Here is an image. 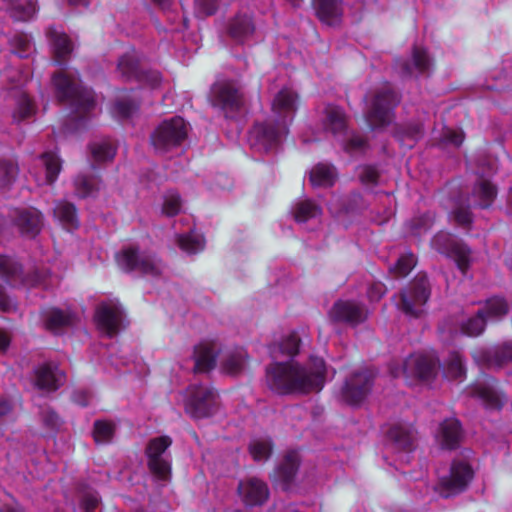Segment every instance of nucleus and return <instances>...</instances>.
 I'll list each match as a JSON object with an SVG mask.
<instances>
[{
  "label": "nucleus",
  "instance_id": "1",
  "mask_svg": "<svg viewBox=\"0 0 512 512\" xmlns=\"http://www.w3.org/2000/svg\"><path fill=\"white\" fill-rule=\"evenodd\" d=\"M326 373L324 360L312 356L304 365L294 361L269 365L266 369V382L271 390L280 394H307L322 390Z\"/></svg>",
  "mask_w": 512,
  "mask_h": 512
},
{
  "label": "nucleus",
  "instance_id": "2",
  "mask_svg": "<svg viewBox=\"0 0 512 512\" xmlns=\"http://www.w3.org/2000/svg\"><path fill=\"white\" fill-rule=\"evenodd\" d=\"M188 135V125L181 117H172L161 122L150 136L157 154L163 155L182 145Z\"/></svg>",
  "mask_w": 512,
  "mask_h": 512
},
{
  "label": "nucleus",
  "instance_id": "3",
  "mask_svg": "<svg viewBox=\"0 0 512 512\" xmlns=\"http://www.w3.org/2000/svg\"><path fill=\"white\" fill-rule=\"evenodd\" d=\"M53 84L60 101L69 102L79 110L88 111L95 105L93 92L64 73L55 74Z\"/></svg>",
  "mask_w": 512,
  "mask_h": 512
},
{
  "label": "nucleus",
  "instance_id": "4",
  "mask_svg": "<svg viewBox=\"0 0 512 512\" xmlns=\"http://www.w3.org/2000/svg\"><path fill=\"white\" fill-rule=\"evenodd\" d=\"M218 394L203 384H191L187 390L185 411L194 419L208 418L218 409Z\"/></svg>",
  "mask_w": 512,
  "mask_h": 512
},
{
  "label": "nucleus",
  "instance_id": "5",
  "mask_svg": "<svg viewBox=\"0 0 512 512\" xmlns=\"http://www.w3.org/2000/svg\"><path fill=\"white\" fill-rule=\"evenodd\" d=\"M287 127L272 119L256 123L249 134L251 148L259 153L276 152Z\"/></svg>",
  "mask_w": 512,
  "mask_h": 512
},
{
  "label": "nucleus",
  "instance_id": "6",
  "mask_svg": "<svg viewBox=\"0 0 512 512\" xmlns=\"http://www.w3.org/2000/svg\"><path fill=\"white\" fill-rule=\"evenodd\" d=\"M399 98L389 85L378 89L367 112V121L372 128L383 127L391 123L393 109Z\"/></svg>",
  "mask_w": 512,
  "mask_h": 512
},
{
  "label": "nucleus",
  "instance_id": "7",
  "mask_svg": "<svg viewBox=\"0 0 512 512\" xmlns=\"http://www.w3.org/2000/svg\"><path fill=\"white\" fill-rule=\"evenodd\" d=\"M117 263L125 271H138L152 277L161 275L164 270L162 261L155 255L140 253L134 248H127L119 253Z\"/></svg>",
  "mask_w": 512,
  "mask_h": 512
},
{
  "label": "nucleus",
  "instance_id": "8",
  "mask_svg": "<svg viewBox=\"0 0 512 512\" xmlns=\"http://www.w3.org/2000/svg\"><path fill=\"white\" fill-rule=\"evenodd\" d=\"M374 373L368 368L354 370L346 379L341 389L342 400L350 405H358L366 399L371 391Z\"/></svg>",
  "mask_w": 512,
  "mask_h": 512
},
{
  "label": "nucleus",
  "instance_id": "9",
  "mask_svg": "<svg viewBox=\"0 0 512 512\" xmlns=\"http://www.w3.org/2000/svg\"><path fill=\"white\" fill-rule=\"evenodd\" d=\"M429 283L425 276L417 277L406 291L400 294L398 307L408 316L419 317L429 299Z\"/></svg>",
  "mask_w": 512,
  "mask_h": 512
},
{
  "label": "nucleus",
  "instance_id": "10",
  "mask_svg": "<svg viewBox=\"0 0 512 512\" xmlns=\"http://www.w3.org/2000/svg\"><path fill=\"white\" fill-rule=\"evenodd\" d=\"M172 444L169 436L151 439L146 448L150 471L160 479H166L170 474V459L166 452Z\"/></svg>",
  "mask_w": 512,
  "mask_h": 512
},
{
  "label": "nucleus",
  "instance_id": "11",
  "mask_svg": "<svg viewBox=\"0 0 512 512\" xmlns=\"http://www.w3.org/2000/svg\"><path fill=\"white\" fill-rule=\"evenodd\" d=\"M431 246L439 253L453 258L458 268L465 272L471 261L470 249L454 239L452 235L446 232L437 233L431 240Z\"/></svg>",
  "mask_w": 512,
  "mask_h": 512
},
{
  "label": "nucleus",
  "instance_id": "12",
  "mask_svg": "<svg viewBox=\"0 0 512 512\" xmlns=\"http://www.w3.org/2000/svg\"><path fill=\"white\" fill-rule=\"evenodd\" d=\"M473 477L471 467L464 461H454L450 473L440 479L438 492L445 498L458 494L466 489Z\"/></svg>",
  "mask_w": 512,
  "mask_h": 512
},
{
  "label": "nucleus",
  "instance_id": "13",
  "mask_svg": "<svg viewBox=\"0 0 512 512\" xmlns=\"http://www.w3.org/2000/svg\"><path fill=\"white\" fill-rule=\"evenodd\" d=\"M212 102L228 114L239 110L244 104V98L234 83L220 82L213 86Z\"/></svg>",
  "mask_w": 512,
  "mask_h": 512
},
{
  "label": "nucleus",
  "instance_id": "14",
  "mask_svg": "<svg viewBox=\"0 0 512 512\" xmlns=\"http://www.w3.org/2000/svg\"><path fill=\"white\" fill-rule=\"evenodd\" d=\"M297 98L292 89H281L273 99L270 119L288 127L297 110Z\"/></svg>",
  "mask_w": 512,
  "mask_h": 512
},
{
  "label": "nucleus",
  "instance_id": "15",
  "mask_svg": "<svg viewBox=\"0 0 512 512\" xmlns=\"http://www.w3.org/2000/svg\"><path fill=\"white\" fill-rule=\"evenodd\" d=\"M368 312L364 305L352 300H338L334 303L330 317L336 322L356 326L366 320Z\"/></svg>",
  "mask_w": 512,
  "mask_h": 512
},
{
  "label": "nucleus",
  "instance_id": "16",
  "mask_svg": "<svg viewBox=\"0 0 512 512\" xmlns=\"http://www.w3.org/2000/svg\"><path fill=\"white\" fill-rule=\"evenodd\" d=\"M438 360L428 355H411L403 366V372L407 377L420 380H430L437 372Z\"/></svg>",
  "mask_w": 512,
  "mask_h": 512
},
{
  "label": "nucleus",
  "instance_id": "17",
  "mask_svg": "<svg viewBox=\"0 0 512 512\" xmlns=\"http://www.w3.org/2000/svg\"><path fill=\"white\" fill-rule=\"evenodd\" d=\"M473 358L479 365L501 368L512 362V342H504L491 349H478L473 353Z\"/></svg>",
  "mask_w": 512,
  "mask_h": 512
},
{
  "label": "nucleus",
  "instance_id": "18",
  "mask_svg": "<svg viewBox=\"0 0 512 512\" xmlns=\"http://www.w3.org/2000/svg\"><path fill=\"white\" fill-rule=\"evenodd\" d=\"M0 276L13 286L20 284L36 286L40 283L38 274L24 277L21 265L12 257L0 255Z\"/></svg>",
  "mask_w": 512,
  "mask_h": 512
},
{
  "label": "nucleus",
  "instance_id": "19",
  "mask_svg": "<svg viewBox=\"0 0 512 512\" xmlns=\"http://www.w3.org/2000/svg\"><path fill=\"white\" fill-rule=\"evenodd\" d=\"M98 328L108 336L116 334L122 320V310L114 303H101L96 310Z\"/></svg>",
  "mask_w": 512,
  "mask_h": 512
},
{
  "label": "nucleus",
  "instance_id": "20",
  "mask_svg": "<svg viewBox=\"0 0 512 512\" xmlns=\"http://www.w3.org/2000/svg\"><path fill=\"white\" fill-rule=\"evenodd\" d=\"M65 380L64 373L54 364H43L34 370V385L44 391H55Z\"/></svg>",
  "mask_w": 512,
  "mask_h": 512
},
{
  "label": "nucleus",
  "instance_id": "21",
  "mask_svg": "<svg viewBox=\"0 0 512 512\" xmlns=\"http://www.w3.org/2000/svg\"><path fill=\"white\" fill-rule=\"evenodd\" d=\"M238 493L243 502L249 506L261 505L269 496L266 483L258 478H249L241 481L238 485Z\"/></svg>",
  "mask_w": 512,
  "mask_h": 512
},
{
  "label": "nucleus",
  "instance_id": "22",
  "mask_svg": "<svg viewBox=\"0 0 512 512\" xmlns=\"http://www.w3.org/2000/svg\"><path fill=\"white\" fill-rule=\"evenodd\" d=\"M14 223L21 234L34 237L42 227V215L36 209L17 210L14 216Z\"/></svg>",
  "mask_w": 512,
  "mask_h": 512
},
{
  "label": "nucleus",
  "instance_id": "23",
  "mask_svg": "<svg viewBox=\"0 0 512 512\" xmlns=\"http://www.w3.org/2000/svg\"><path fill=\"white\" fill-rule=\"evenodd\" d=\"M45 327L58 333L61 330L71 327L76 323L77 317L70 310H62L59 308H50L43 313Z\"/></svg>",
  "mask_w": 512,
  "mask_h": 512
},
{
  "label": "nucleus",
  "instance_id": "24",
  "mask_svg": "<svg viewBox=\"0 0 512 512\" xmlns=\"http://www.w3.org/2000/svg\"><path fill=\"white\" fill-rule=\"evenodd\" d=\"M218 349L212 343H201L195 347L194 359L196 372H207L214 368Z\"/></svg>",
  "mask_w": 512,
  "mask_h": 512
},
{
  "label": "nucleus",
  "instance_id": "25",
  "mask_svg": "<svg viewBox=\"0 0 512 512\" xmlns=\"http://www.w3.org/2000/svg\"><path fill=\"white\" fill-rule=\"evenodd\" d=\"M442 447L454 449L462 438L460 422L457 419H446L442 422L438 435Z\"/></svg>",
  "mask_w": 512,
  "mask_h": 512
},
{
  "label": "nucleus",
  "instance_id": "26",
  "mask_svg": "<svg viewBox=\"0 0 512 512\" xmlns=\"http://www.w3.org/2000/svg\"><path fill=\"white\" fill-rule=\"evenodd\" d=\"M44 168V176L36 175L38 185L52 184L57 179L62 168V162L55 153H44L39 160Z\"/></svg>",
  "mask_w": 512,
  "mask_h": 512
},
{
  "label": "nucleus",
  "instance_id": "27",
  "mask_svg": "<svg viewBox=\"0 0 512 512\" xmlns=\"http://www.w3.org/2000/svg\"><path fill=\"white\" fill-rule=\"evenodd\" d=\"M323 125L327 131L333 134H341L347 126L344 111L335 105H327L324 110Z\"/></svg>",
  "mask_w": 512,
  "mask_h": 512
},
{
  "label": "nucleus",
  "instance_id": "28",
  "mask_svg": "<svg viewBox=\"0 0 512 512\" xmlns=\"http://www.w3.org/2000/svg\"><path fill=\"white\" fill-rule=\"evenodd\" d=\"M4 7L16 21H27L36 13V4L33 0H4Z\"/></svg>",
  "mask_w": 512,
  "mask_h": 512
},
{
  "label": "nucleus",
  "instance_id": "29",
  "mask_svg": "<svg viewBox=\"0 0 512 512\" xmlns=\"http://www.w3.org/2000/svg\"><path fill=\"white\" fill-rule=\"evenodd\" d=\"M56 61L61 64L72 52L73 45L69 37L62 31L51 27L48 30Z\"/></svg>",
  "mask_w": 512,
  "mask_h": 512
},
{
  "label": "nucleus",
  "instance_id": "30",
  "mask_svg": "<svg viewBox=\"0 0 512 512\" xmlns=\"http://www.w3.org/2000/svg\"><path fill=\"white\" fill-rule=\"evenodd\" d=\"M389 439L396 449L410 451L415 440V433L411 426L397 424L388 433Z\"/></svg>",
  "mask_w": 512,
  "mask_h": 512
},
{
  "label": "nucleus",
  "instance_id": "31",
  "mask_svg": "<svg viewBox=\"0 0 512 512\" xmlns=\"http://www.w3.org/2000/svg\"><path fill=\"white\" fill-rule=\"evenodd\" d=\"M314 3L321 21L328 25H334L339 21L342 15L340 0H314Z\"/></svg>",
  "mask_w": 512,
  "mask_h": 512
},
{
  "label": "nucleus",
  "instance_id": "32",
  "mask_svg": "<svg viewBox=\"0 0 512 512\" xmlns=\"http://www.w3.org/2000/svg\"><path fill=\"white\" fill-rule=\"evenodd\" d=\"M337 178V173L332 165L319 163L314 166L309 174V180L314 187H331Z\"/></svg>",
  "mask_w": 512,
  "mask_h": 512
},
{
  "label": "nucleus",
  "instance_id": "33",
  "mask_svg": "<svg viewBox=\"0 0 512 512\" xmlns=\"http://www.w3.org/2000/svg\"><path fill=\"white\" fill-rule=\"evenodd\" d=\"M497 195L496 187L486 179H481L473 188L472 199L480 208L489 207Z\"/></svg>",
  "mask_w": 512,
  "mask_h": 512
},
{
  "label": "nucleus",
  "instance_id": "34",
  "mask_svg": "<svg viewBox=\"0 0 512 512\" xmlns=\"http://www.w3.org/2000/svg\"><path fill=\"white\" fill-rule=\"evenodd\" d=\"M300 339L296 333H291L270 348L271 356L279 359L281 356L293 357L298 354Z\"/></svg>",
  "mask_w": 512,
  "mask_h": 512
},
{
  "label": "nucleus",
  "instance_id": "35",
  "mask_svg": "<svg viewBox=\"0 0 512 512\" xmlns=\"http://www.w3.org/2000/svg\"><path fill=\"white\" fill-rule=\"evenodd\" d=\"M471 394L481 399L491 408H500L502 406L501 397L490 382H478L471 390Z\"/></svg>",
  "mask_w": 512,
  "mask_h": 512
},
{
  "label": "nucleus",
  "instance_id": "36",
  "mask_svg": "<svg viewBox=\"0 0 512 512\" xmlns=\"http://www.w3.org/2000/svg\"><path fill=\"white\" fill-rule=\"evenodd\" d=\"M75 192L79 197H94L102 188V182L95 176L79 174L74 180Z\"/></svg>",
  "mask_w": 512,
  "mask_h": 512
},
{
  "label": "nucleus",
  "instance_id": "37",
  "mask_svg": "<svg viewBox=\"0 0 512 512\" xmlns=\"http://www.w3.org/2000/svg\"><path fill=\"white\" fill-rule=\"evenodd\" d=\"M291 212L296 222L306 223L318 218L322 214V209L311 200H301L293 205Z\"/></svg>",
  "mask_w": 512,
  "mask_h": 512
},
{
  "label": "nucleus",
  "instance_id": "38",
  "mask_svg": "<svg viewBox=\"0 0 512 512\" xmlns=\"http://www.w3.org/2000/svg\"><path fill=\"white\" fill-rule=\"evenodd\" d=\"M253 32L254 24L248 15L236 16L229 26L230 36L238 42L244 41L251 36Z\"/></svg>",
  "mask_w": 512,
  "mask_h": 512
},
{
  "label": "nucleus",
  "instance_id": "39",
  "mask_svg": "<svg viewBox=\"0 0 512 512\" xmlns=\"http://www.w3.org/2000/svg\"><path fill=\"white\" fill-rule=\"evenodd\" d=\"M54 216L67 230L75 229L79 225L76 209L68 202H58L54 208Z\"/></svg>",
  "mask_w": 512,
  "mask_h": 512
},
{
  "label": "nucleus",
  "instance_id": "40",
  "mask_svg": "<svg viewBox=\"0 0 512 512\" xmlns=\"http://www.w3.org/2000/svg\"><path fill=\"white\" fill-rule=\"evenodd\" d=\"M117 69L127 79H137L140 77V72L142 71L139 69V58L134 50L120 57Z\"/></svg>",
  "mask_w": 512,
  "mask_h": 512
},
{
  "label": "nucleus",
  "instance_id": "41",
  "mask_svg": "<svg viewBox=\"0 0 512 512\" xmlns=\"http://www.w3.org/2000/svg\"><path fill=\"white\" fill-rule=\"evenodd\" d=\"M431 61L427 52L422 49L415 47L412 54V64L403 63L402 73L406 76L413 75L412 66L419 72L423 73L429 70Z\"/></svg>",
  "mask_w": 512,
  "mask_h": 512
},
{
  "label": "nucleus",
  "instance_id": "42",
  "mask_svg": "<svg viewBox=\"0 0 512 512\" xmlns=\"http://www.w3.org/2000/svg\"><path fill=\"white\" fill-rule=\"evenodd\" d=\"M484 318L487 320H499L508 312L507 302L500 297H493L488 299L483 308Z\"/></svg>",
  "mask_w": 512,
  "mask_h": 512
},
{
  "label": "nucleus",
  "instance_id": "43",
  "mask_svg": "<svg viewBox=\"0 0 512 512\" xmlns=\"http://www.w3.org/2000/svg\"><path fill=\"white\" fill-rule=\"evenodd\" d=\"M298 466H299L298 454L294 451L289 452L285 456L284 461L279 466L278 474L283 479V481H285L286 483H289L290 481H292L293 477L295 476Z\"/></svg>",
  "mask_w": 512,
  "mask_h": 512
},
{
  "label": "nucleus",
  "instance_id": "44",
  "mask_svg": "<svg viewBox=\"0 0 512 512\" xmlns=\"http://www.w3.org/2000/svg\"><path fill=\"white\" fill-rule=\"evenodd\" d=\"M486 326V319L484 318V310H478L474 317L464 321L461 325V330L464 334L475 337L483 333Z\"/></svg>",
  "mask_w": 512,
  "mask_h": 512
},
{
  "label": "nucleus",
  "instance_id": "45",
  "mask_svg": "<svg viewBox=\"0 0 512 512\" xmlns=\"http://www.w3.org/2000/svg\"><path fill=\"white\" fill-rule=\"evenodd\" d=\"M246 352L236 350L226 355L222 367L226 373L237 374L242 371L245 365Z\"/></svg>",
  "mask_w": 512,
  "mask_h": 512
},
{
  "label": "nucleus",
  "instance_id": "46",
  "mask_svg": "<svg viewBox=\"0 0 512 512\" xmlns=\"http://www.w3.org/2000/svg\"><path fill=\"white\" fill-rule=\"evenodd\" d=\"M91 153L96 162H104L114 158L116 149L109 141H99L91 145Z\"/></svg>",
  "mask_w": 512,
  "mask_h": 512
},
{
  "label": "nucleus",
  "instance_id": "47",
  "mask_svg": "<svg viewBox=\"0 0 512 512\" xmlns=\"http://www.w3.org/2000/svg\"><path fill=\"white\" fill-rule=\"evenodd\" d=\"M178 243L183 251L190 254L197 253L204 248L202 236L192 233L179 236Z\"/></svg>",
  "mask_w": 512,
  "mask_h": 512
},
{
  "label": "nucleus",
  "instance_id": "48",
  "mask_svg": "<svg viewBox=\"0 0 512 512\" xmlns=\"http://www.w3.org/2000/svg\"><path fill=\"white\" fill-rule=\"evenodd\" d=\"M34 113V106L29 97L21 93L17 99V106L13 113V118L16 121H22L31 117Z\"/></svg>",
  "mask_w": 512,
  "mask_h": 512
},
{
  "label": "nucleus",
  "instance_id": "49",
  "mask_svg": "<svg viewBox=\"0 0 512 512\" xmlns=\"http://www.w3.org/2000/svg\"><path fill=\"white\" fill-rule=\"evenodd\" d=\"M271 449V442L268 439H255L249 446L250 453L256 461L268 459Z\"/></svg>",
  "mask_w": 512,
  "mask_h": 512
},
{
  "label": "nucleus",
  "instance_id": "50",
  "mask_svg": "<svg viewBox=\"0 0 512 512\" xmlns=\"http://www.w3.org/2000/svg\"><path fill=\"white\" fill-rule=\"evenodd\" d=\"M114 434L113 424L106 421H96L94 423L93 436L97 443H108Z\"/></svg>",
  "mask_w": 512,
  "mask_h": 512
},
{
  "label": "nucleus",
  "instance_id": "51",
  "mask_svg": "<svg viewBox=\"0 0 512 512\" xmlns=\"http://www.w3.org/2000/svg\"><path fill=\"white\" fill-rule=\"evenodd\" d=\"M416 264L412 253L403 254L391 268V271L398 277H404L414 268Z\"/></svg>",
  "mask_w": 512,
  "mask_h": 512
},
{
  "label": "nucleus",
  "instance_id": "52",
  "mask_svg": "<svg viewBox=\"0 0 512 512\" xmlns=\"http://www.w3.org/2000/svg\"><path fill=\"white\" fill-rule=\"evenodd\" d=\"M434 222V214L427 212L419 217L413 218L410 223V229L413 235H420L422 232L427 231Z\"/></svg>",
  "mask_w": 512,
  "mask_h": 512
},
{
  "label": "nucleus",
  "instance_id": "53",
  "mask_svg": "<svg viewBox=\"0 0 512 512\" xmlns=\"http://www.w3.org/2000/svg\"><path fill=\"white\" fill-rule=\"evenodd\" d=\"M445 373L446 376L451 379L461 378L465 374V369L460 354L452 353L450 355Z\"/></svg>",
  "mask_w": 512,
  "mask_h": 512
},
{
  "label": "nucleus",
  "instance_id": "54",
  "mask_svg": "<svg viewBox=\"0 0 512 512\" xmlns=\"http://www.w3.org/2000/svg\"><path fill=\"white\" fill-rule=\"evenodd\" d=\"M17 167L10 161L0 160V187L6 188L14 181Z\"/></svg>",
  "mask_w": 512,
  "mask_h": 512
},
{
  "label": "nucleus",
  "instance_id": "55",
  "mask_svg": "<svg viewBox=\"0 0 512 512\" xmlns=\"http://www.w3.org/2000/svg\"><path fill=\"white\" fill-rule=\"evenodd\" d=\"M181 199L176 192H168L164 197L162 211L167 216H174L180 212Z\"/></svg>",
  "mask_w": 512,
  "mask_h": 512
},
{
  "label": "nucleus",
  "instance_id": "56",
  "mask_svg": "<svg viewBox=\"0 0 512 512\" xmlns=\"http://www.w3.org/2000/svg\"><path fill=\"white\" fill-rule=\"evenodd\" d=\"M453 220L461 226H469L472 222V214L468 207H464L459 203L452 212Z\"/></svg>",
  "mask_w": 512,
  "mask_h": 512
},
{
  "label": "nucleus",
  "instance_id": "57",
  "mask_svg": "<svg viewBox=\"0 0 512 512\" xmlns=\"http://www.w3.org/2000/svg\"><path fill=\"white\" fill-rule=\"evenodd\" d=\"M136 109L137 105L132 101L118 100L114 104V112L120 117H129Z\"/></svg>",
  "mask_w": 512,
  "mask_h": 512
},
{
  "label": "nucleus",
  "instance_id": "58",
  "mask_svg": "<svg viewBox=\"0 0 512 512\" xmlns=\"http://www.w3.org/2000/svg\"><path fill=\"white\" fill-rule=\"evenodd\" d=\"M14 43L15 46H19V49L15 48L14 53L20 58L26 57L33 48L32 43L26 36L15 37Z\"/></svg>",
  "mask_w": 512,
  "mask_h": 512
},
{
  "label": "nucleus",
  "instance_id": "59",
  "mask_svg": "<svg viewBox=\"0 0 512 512\" xmlns=\"http://www.w3.org/2000/svg\"><path fill=\"white\" fill-rule=\"evenodd\" d=\"M41 418L47 428L55 429L60 425V418L55 411L45 408L41 412Z\"/></svg>",
  "mask_w": 512,
  "mask_h": 512
},
{
  "label": "nucleus",
  "instance_id": "60",
  "mask_svg": "<svg viewBox=\"0 0 512 512\" xmlns=\"http://www.w3.org/2000/svg\"><path fill=\"white\" fill-rule=\"evenodd\" d=\"M359 178L364 184H375L377 183L378 172L372 166H365L361 168Z\"/></svg>",
  "mask_w": 512,
  "mask_h": 512
},
{
  "label": "nucleus",
  "instance_id": "61",
  "mask_svg": "<svg viewBox=\"0 0 512 512\" xmlns=\"http://www.w3.org/2000/svg\"><path fill=\"white\" fill-rule=\"evenodd\" d=\"M137 80L146 82L152 88H156L161 82V75L157 71H142L140 72V77H138Z\"/></svg>",
  "mask_w": 512,
  "mask_h": 512
},
{
  "label": "nucleus",
  "instance_id": "62",
  "mask_svg": "<svg viewBox=\"0 0 512 512\" xmlns=\"http://www.w3.org/2000/svg\"><path fill=\"white\" fill-rule=\"evenodd\" d=\"M16 309V303L5 293L3 287L0 285V310L5 313H10Z\"/></svg>",
  "mask_w": 512,
  "mask_h": 512
},
{
  "label": "nucleus",
  "instance_id": "63",
  "mask_svg": "<svg viewBox=\"0 0 512 512\" xmlns=\"http://www.w3.org/2000/svg\"><path fill=\"white\" fill-rule=\"evenodd\" d=\"M199 12L203 16L212 15L217 9V0H196Z\"/></svg>",
  "mask_w": 512,
  "mask_h": 512
},
{
  "label": "nucleus",
  "instance_id": "64",
  "mask_svg": "<svg viewBox=\"0 0 512 512\" xmlns=\"http://www.w3.org/2000/svg\"><path fill=\"white\" fill-rule=\"evenodd\" d=\"M98 503L99 498L96 494H86L82 499V506L86 512H92Z\"/></svg>",
  "mask_w": 512,
  "mask_h": 512
}]
</instances>
